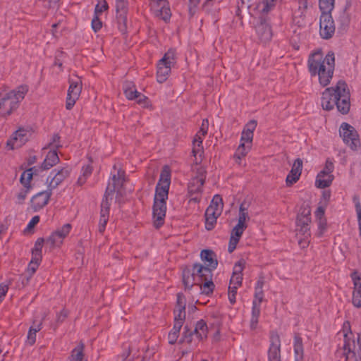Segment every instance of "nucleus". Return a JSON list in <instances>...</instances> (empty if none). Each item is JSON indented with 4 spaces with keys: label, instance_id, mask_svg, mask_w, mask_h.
Returning a JSON list of instances; mask_svg holds the SVG:
<instances>
[{
    "label": "nucleus",
    "instance_id": "nucleus-1",
    "mask_svg": "<svg viewBox=\"0 0 361 361\" xmlns=\"http://www.w3.org/2000/svg\"><path fill=\"white\" fill-rule=\"evenodd\" d=\"M212 277L211 268L200 263L193 264L192 269L185 267L182 271L183 283L185 288L190 289L194 285H198L202 293L207 295L212 293L215 288Z\"/></svg>",
    "mask_w": 361,
    "mask_h": 361
},
{
    "label": "nucleus",
    "instance_id": "nucleus-2",
    "mask_svg": "<svg viewBox=\"0 0 361 361\" xmlns=\"http://www.w3.org/2000/svg\"><path fill=\"white\" fill-rule=\"evenodd\" d=\"M308 71L311 76H318L319 84L327 86L333 78L335 68V57L329 52L323 57L321 51H315L310 55L307 61Z\"/></svg>",
    "mask_w": 361,
    "mask_h": 361
},
{
    "label": "nucleus",
    "instance_id": "nucleus-3",
    "mask_svg": "<svg viewBox=\"0 0 361 361\" xmlns=\"http://www.w3.org/2000/svg\"><path fill=\"white\" fill-rule=\"evenodd\" d=\"M128 179L125 171L117 164H114L111 171L103 202L106 203L114 201L120 203L123 200L121 197L126 195V187Z\"/></svg>",
    "mask_w": 361,
    "mask_h": 361
},
{
    "label": "nucleus",
    "instance_id": "nucleus-4",
    "mask_svg": "<svg viewBox=\"0 0 361 361\" xmlns=\"http://www.w3.org/2000/svg\"><path fill=\"white\" fill-rule=\"evenodd\" d=\"M29 91L27 85H20L10 91L0 92V110L2 117L6 118L20 106Z\"/></svg>",
    "mask_w": 361,
    "mask_h": 361
},
{
    "label": "nucleus",
    "instance_id": "nucleus-5",
    "mask_svg": "<svg viewBox=\"0 0 361 361\" xmlns=\"http://www.w3.org/2000/svg\"><path fill=\"white\" fill-rule=\"evenodd\" d=\"M193 171L195 175L191 178L188 187L189 203L203 201L201 192L207 176L206 169L202 166L196 165Z\"/></svg>",
    "mask_w": 361,
    "mask_h": 361
},
{
    "label": "nucleus",
    "instance_id": "nucleus-6",
    "mask_svg": "<svg viewBox=\"0 0 361 361\" xmlns=\"http://www.w3.org/2000/svg\"><path fill=\"white\" fill-rule=\"evenodd\" d=\"M170 183L171 172L169 167L165 166L161 172L160 178L156 187L154 203H165L168 197Z\"/></svg>",
    "mask_w": 361,
    "mask_h": 361
},
{
    "label": "nucleus",
    "instance_id": "nucleus-7",
    "mask_svg": "<svg viewBox=\"0 0 361 361\" xmlns=\"http://www.w3.org/2000/svg\"><path fill=\"white\" fill-rule=\"evenodd\" d=\"M176 63L175 54L173 50H169L157 64V82L163 83L171 73V67Z\"/></svg>",
    "mask_w": 361,
    "mask_h": 361
},
{
    "label": "nucleus",
    "instance_id": "nucleus-8",
    "mask_svg": "<svg viewBox=\"0 0 361 361\" xmlns=\"http://www.w3.org/2000/svg\"><path fill=\"white\" fill-rule=\"evenodd\" d=\"M337 90L341 91L339 97L337 98L336 106L339 112L346 114L350 110V92L348 85L343 80L337 82Z\"/></svg>",
    "mask_w": 361,
    "mask_h": 361
},
{
    "label": "nucleus",
    "instance_id": "nucleus-9",
    "mask_svg": "<svg viewBox=\"0 0 361 361\" xmlns=\"http://www.w3.org/2000/svg\"><path fill=\"white\" fill-rule=\"evenodd\" d=\"M336 30V26L331 13H322L319 22V34L324 39H331Z\"/></svg>",
    "mask_w": 361,
    "mask_h": 361
},
{
    "label": "nucleus",
    "instance_id": "nucleus-10",
    "mask_svg": "<svg viewBox=\"0 0 361 361\" xmlns=\"http://www.w3.org/2000/svg\"><path fill=\"white\" fill-rule=\"evenodd\" d=\"M151 9L154 16L164 22L169 21L171 11L168 0H150Z\"/></svg>",
    "mask_w": 361,
    "mask_h": 361
},
{
    "label": "nucleus",
    "instance_id": "nucleus-11",
    "mask_svg": "<svg viewBox=\"0 0 361 361\" xmlns=\"http://www.w3.org/2000/svg\"><path fill=\"white\" fill-rule=\"evenodd\" d=\"M311 216L305 219H296L295 224L297 233L303 236L302 239L299 240V245L302 247H306L309 245L308 238L311 235Z\"/></svg>",
    "mask_w": 361,
    "mask_h": 361
},
{
    "label": "nucleus",
    "instance_id": "nucleus-12",
    "mask_svg": "<svg viewBox=\"0 0 361 361\" xmlns=\"http://www.w3.org/2000/svg\"><path fill=\"white\" fill-rule=\"evenodd\" d=\"M339 133L344 142L348 144L351 149H356L359 140L357 132L352 126L347 123H343L340 127Z\"/></svg>",
    "mask_w": 361,
    "mask_h": 361
},
{
    "label": "nucleus",
    "instance_id": "nucleus-13",
    "mask_svg": "<svg viewBox=\"0 0 361 361\" xmlns=\"http://www.w3.org/2000/svg\"><path fill=\"white\" fill-rule=\"evenodd\" d=\"M269 348L267 353L268 361H281V339L276 331H271L269 336Z\"/></svg>",
    "mask_w": 361,
    "mask_h": 361
},
{
    "label": "nucleus",
    "instance_id": "nucleus-14",
    "mask_svg": "<svg viewBox=\"0 0 361 361\" xmlns=\"http://www.w3.org/2000/svg\"><path fill=\"white\" fill-rule=\"evenodd\" d=\"M223 205L224 204H209L207 208L204 216L205 228L207 231H211L214 228L217 219L223 211Z\"/></svg>",
    "mask_w": 361,
    "mask_h": 361
},
{
    "label": "nucleus",
    "instance_id": "nucleus-15",
    "mask_svg": "<svg viewBox=\"0 0 361 361\" xmlns=\"http://www.w3.org/2000/svg\"><path fill=\"white\" fill-rule=\"evenodd\" d=\"M30 135L31 133L29 130L19 128L13 133L11 137L7 140V147H8L10 149L22 147L27 142Z\"/></svg>",
    "mask_w": 361,
    "mask_h": 361
},
{
    "label": "nucleus",
    "instance_id": "nucleus-16",
    "mask_svg": "<svg viewBox=\"0 0 361 361\" xmlns=\"http://www.w3.org/2000/svg\"><path fill=\"white\" fill-rule=\"evenodd\" d=\"M340 92L337 90V84L334 87L326 88L322 93V106L324 109L329 111L334 109L339 97Z\"/></svg>",
    "mask_w": 361,
    "mask_h": 361
},
{
    "label": "nucleus",
    "instance_id": "nucleus-17",
    "mask_svg": "<svg viewBox=\"0 0 361 361\" xmlns=\"http://www.w3.org/2000/svg\"><path fill=\"white\" fill-rule=\"evenodd\" d=\"M244 204H240V209H239V214H238V224L235 225V226L233 228L231 232V236L232 238L238 239L240 240V238L241 235H243L244 231L247 228V224L245 223L246 220H248L250 219L247 213V209H245L244 207Z\"/></svg>",
    "mask_w": 361,
    "mask_h": 361
},
{
    "label": "nucleus",
    "instance_id": "nucleus-18",
    "mask_svg": "<svg viewBox=\"0 0 361 361\" xmlns=\"http://www.w3.org/2000/svg\"><path fill=\"white\" fill-rule=\"evenodd\" d=\"M350 278L353 283V291L352 302L355 307H361V274L354 270L350 274Z\"/></svg>",
    "mask_w": 361,
    "mask_h": 361
},
{
    "label": "nucleus",
    "instance_id": "nucleus-19",
    "mask_svg": "<svg viewBox=\"0 0 361 361\" xmlns=\"http://www.w3.org/2000/svg\"><path fill=\"white\" fill-rule=\"evenodd\" d=\"M72 226L70 224H64L61 228L53 232L47 239V242L51 246H59L63 243V240L69 234Z\"/></svg>",
    "mask_w": 361,
    "mask_h": 361
},
{
    "label": "nucleus",
    "instance_id": "nucleus-20",
    "mask_svg": "<svg viewBox=\"0 0 361 361\" xmlns=\"http://www.w3.org/2000/svg\"><path fill=\"white\" fill-rule=\"evenodd\" d=\"M166 204H153L152 224L155 228H161L165 222Z\"/></svg>",
    "mask_w": 361,
    "mask_h": 361
},
{
    "label": "nucleus",
    "instance_id": "nucleus-21",
    "mask_svg": "<svg viewBox=\"0 0 361 361\" xmlns=\"http://www.w3.org/2000/svg\"><path fill=\"white\" fill-rule=\"evenodd\" d=\"M256 32L259 40L261 42L266 43L271 40L272 32L270 25L265 21L261 20L255 27Z\"/></svg>",
    "mask_w": 361,
    "mask_h": 361
},
{
    "label": "nucleus",
    "instance_id": "nucleus-22",
    "mask_svg": "<svg viewBox=\"0 0 361 361\" xmlns=\"http://www.w3.org/2000/svg\"><path fill=\"white\" fill-rule=\"evenodd\" d=\"M200 257L204 263V266L207 268H211L213 272L218 266V261L216 254L210 250H203L200 252Z\"/></svg>",
    "mask_w": 361,
    "mask_h": 361
},
{
    "label": "nucleus",
    "instance_id": "nucleus-23",
    "mask_svg": "<svg viewBox=\"0 0 361 361\" xmlns=\"http://www.w3.org/2000/svg\"><path fill=\"white\" fill-rule=\"evenodd\" d=\"M70 173V170L68 168H63L61 170L58 171L53 176V172H51V175L47 178V181L49 180V187L51 188H55L57 187L65 178H66Z\"/></svg>",
    "mask_w": 361,
    "mask_h": 361
},
{
    "label": "nucleus",
    "instance_id": "nucleus-24",
    "mask_svg": "<svg viewBox=\"0 0 361 361\" xmlns=\"http://www.w3.org/2000/svg\"><path fill=\"white\" fill-rule=\"evenodd\" d=\"M293 349L295 361H302L304 356L303 343L302 338L298 333L295 334L294 335Z\"/></svg>",
    "mask_w": 361,
    "mask_h": 361
},
{
    "label": "nucleus",
    "instance_id": "nucleus-25",
    "mask_svg": "<svg viewBox=\"0 0 361 361\" xmlns=\"http://www.w3.org/2000/svg\"><path fill=\"white\" fill-rule=\"evenodd\" d=\"M110 207L109 204H101L100 218L98 230L100 233L105 231L106 226L109 219Z\"/></svg>",
    "mask_w": 361,
    "mask_h": 361
},
{
    "label": "nucleus",
    "instance_id": "nucleus-26",
    "mask_svg": "<svg viewBox=\"0 0 361 361\" xmlns=\"http://www.w3.org/2000/svg\"><path fill=\"white\" fill-rule=\"evenodd\" d=\"M344 338L343 350L346 361H353L354 359L357 360L355 358L356 353L355 352V341H353V343H350V341L348 340V335L346 334H344Z\"/></svg>",
    "mask_w": 361,
    "mask_h": 361
},
{
    "label": "nucleus",
    "instance_id": "nucleus-27",
    "mask_svg": "<svg viewBox=\"0 0 361 361\" xmlns=\"http://www.w3.org/2000/svg\"><path fill=\"white\" fill-rule=\"evenodd\" d=\"M59 161V158L56 150H50L42 164L41 169L48 170Z\"/></svg>",
    "mask_w": 361,
    "mask_h": 361
},
{
    "label": "nucleus",
    "instance_id": "nucleus-28",
    "mask_svg": "<svg viewBox=\"0 0 361 361\" xmlns=\"http://www.w3.org/2000/svg\"><path fill=\"white\" fill-rule=\"evenodd\" d=\"M38 171V169L35 166L32 167L25 171H23L20 176V181L24 188L29 189L30 180L32 178L33 175L36 174Z\"/></svg>",
    "mask_w": 361,
    "mask_h": 361
},
{
    "label": "nucleus",
    "instance_id": "nucleus-29",
    "mask_svg": "<svg viewBox=\"0 0 361 361\" xmlns=\"http://www.w3.org/2000/svg\"><path fill=\"white\" fill-rule=\"evenodd\" d=\"M207 333L208 328L206 322L202 319L198 321L194 329V334L197 338L200 341L204 338H207Z\"/></svg>",
    "mask_w": 361,
    "mask_h": 361
},
{
    "label": "nucleus",
    "instance_id": "nucleus-30",
    "mask_svg": "<svg viewBox=\"0 0 361 361\" xmlns=\"http://www.w3.org/2000/svg\"><path fill=\"white\" fill-rule=\"evenodd\" d=\"M334 179V176H326L324 172H319L317 176L315 185L319 188L329 187Z\"/></svg>",
    "mask_w": 361,
    "mask_h": 361
},
{
    "label": "nucleus",
    "instance_id": "nucleus-31",
    "mask_svg": "<svg viewBox=\"0 0 361 361\" xmlns=\"http://www.w3.org/2000/svg\"><path fill=\"white\" fill-rule=\"evenodd\" d=\"M69 83L70 85L68 90V94L73 95V97H79L82 91V82L80 79H70Z\"/></svg>",
    "mask_w": 361,
    "mask_h": 361
},
{
    "label": "nucleus",
    "instance_id": "nucleus-32",
    "mask_svg": "<svg viewBox=\"0 0 361 361\" xmlns=\"http://www.w3.org/2000/svg\"><path fill=\"white\" fill-rule=\"evenodd\" d=\"M261 312V305H259V302H252L251 319H250V328L255 329L257 328L259 317Z\"/></svg>",
    "mask_w": 361,
    "mask_h": 361
},
{
    "label": "nucleus",
    "instance_id": "nucleus-33",
    "mask_svg": "<svg viewBox=\"0 0 361 361\" xmlns=\"http://www.w3.org/2000/svg\"><path fill=\"white\" fill-rule=\"evenodd\" d=\"M264 281L263 279H259L255 286V298L252 302H259V305H261L264 298L263 286Z\"/></svg>",
    "mask_w": 361,
    "mask_h": 361
},
{
    "label": "nucleus",
    "instance_id": "nucleus-34",
    "mask_svg": "<svg viewBox=\"0 0 361 361\" xmlns=\"http://www.w3.org/2000/svg\"><path fill=\"white\" fill-rule=\"evenodd\" d=\"M123 90L127 99H135V85L133 81H126L123 85Z\"/></svg>",
    "mask_w": 361,
    "mask_h": 361
},
{
    "label": "nucleus",
    "instance_id": "nucleus-35",
    "mask_svg": "<svg viewBox=\"0 0 361 361\" xmlns=\"http://www.w3.org/2000/svg\"><path fill=\"white\" fill-rule=\"evenodd\" d=\"M42 329V322L37 324H33L29 329L27 334V343L30 345H32L36 341V334L39 331Z\"/></svg>",
    "mask_w": 361,
    "mask_h": 361
},
{
    "label": "nucleus",
    "instance_id": "nucleus-36",
    "mask_svg": "<svg viewBox=\"0 0 361 361\" xmlns=\"http://www.w3.org/2000/svg\"><path fill=\"white\" fill-rule=\"evenodd\" d=\"M250 149V146H245L244 142H240L239 147L233 155V158L238 164H240L241 158L246 156Z\"/></svg>",
    "mask_w": 361,
    "mask_h": 361
},
{
    "label": "nucleus",
    "instance_id": "nucleus-37",
    "mask_svg": "<svg viewBox=\"0 0 361 361\" xmlns=\"http://www.w3.org/2000/svg\"><path fill=\"white\" fill-rule=\"evenodd\" d=\"M183 325L180 322H174L173 327L168 336L169 343L171 345L175 344L179 336L180 330Z\"/></svg>",
    "mask_w": 361,
    "mask_h": 361
},
{
    "label": "nucleus",
    "instance_id": "nucleus-38",
    "mask_svg": "<svg viewBox=\"0 0 361 361\" xmlns=\"http://www.w3.org/2000/svg\"><path fill=\"white\" fill-rule=\"evenodd\" d=\"M51 194V190L38 192L32 197L31 202L32 203H48Z\"/></svg>",
    "mask_w": 361,
    "mask_h": 361
},
{
    "label": "nucleus",
    "instance_id": "nucleus-39",
    "mask_svg": "<svg viewBox=\"0 0 361 361\" xmlns=\"http://www.w3.org/2000/svg\"><path fill=\"white\" fill-rule=\"evenodd\" d=\"M296 219H305L311 216V208L309 204H301L297 209Z\"/></svg>",
    "mask_w": 361,
    "mask_h": 361
},
{
    "label": "nucleus",
    "instance_id": "nucleus-40",
    "mask_svg": "<svg viewBox=\"0 0 361 361\" xmlns=\"http://www.w3.org/2000/svg\"><path fill=\"white\" fill-rule=\"evenodd\" d=\"M204 136H202L201 133H198L195 135L194 140H193V148L192 153L194 156H196V154L200 152L202 149V140L203 137Z\"/></svg>",
    "mask_w": 361,
    "mask_h": 361
},
{
    "label": "nucleus",
    "instance_id": "nucleus-41",
    "mask_svg": "<svg viewBox=\"0 0 361 361\" xmlns=\"http://www.w3.org/2000/svg\"><path fill=\"white\" fill-rule=\"evenodd\" d=\"M319 4L322 13H331L334 6V0H319Z\"/></svg>",
    "mask_w": 361,
    "mask_h": 361
},
{
    "label": "nucleus",
    "instance_id": "nucleus-42",
    "mask_svg": "<svg viewBox=\"0 0 361 361\" xmlns=\"http://www.w3.org/2000/svg\"><path fill=\"white\" fill-rule=\"evenodd\" d=\"M137 104L140 105L143 108L151 107V103L149 99L144 94L137 91Z\"/></svg>",
    "mask_w": 361,
    "mask_h": 361
},
{
    "label": "nucleus",
    "instance_id": "nucleus-43",
    "mask_svg": "<svg viewBox=\"0 0 361 361\" xmlns=\"http://www.w3.org/2000/svg\"><path fill=\"white\" fill-rule=\"evenodd\" d=\"M185 319V309L175 308L174 310V322H180L183 324Z\"/></svg>",
    "mask_w": 361,
    "mask_h": 361
},
{
    "label": "nucleus",
    "instance_id": "nucleus-44",
    "mask_svg": "<svg viewBox=\"0 0 361 361\" xmlns=\"http://www.w3.org/2000/svg\"><path fill=\"white\" fill-rule=\"evenodd\" d=\"M195 336L194 331H190L188 326L184 327V331L183 333L182 338L180 343H190L192 341V336Z\"/></svg>",
    "mask_w": 361,
    "mask_h": 361
},
{
    "label": "nucleus",
    "instance_id": "nucleus-45",
    "mask_svg": "<svg viewBox=\"0 0 361 361\" xmlns=\"http://www.w3.org/2000/svg\"><path fill=\"white\" fill-rule=\"evenodd\" d=\"M38 265H36L35 264L29 263L27 271L29 274V276L23 275V283H24V280H26V283H28L30 279L32 276V275L35 273L36 270L38 268Z\"/></svg>",
    "mask_w": 361,
    "mask_h": 361
},
{
    "label": "nucleus",
    "instance_id": "nucleus-46",
    "mask_svg": "<svg viewBox=\"0 0 361 361\" xmlns=\"http://www.w3.org/2000/svg\"><path fill=\"white\" fill-rule=\"evenodd\" d=\"M302 169V160L300 158H298L294 161L290 171L293 173H299L301 175Z\"/></svg>",
    "mask_w": 361,
    "mask_h": 361
},
{
    "label": "nucleus",
    "instance_id": "nucleus-47",
    "mask_svg": "<svg viewBox=\"0 0 361 361\" xmlns=\"http://www.w3.org/2000/svg\"><path fill=\"white\" fill-rule=\"evenodd\" d=\"M44 243V239L43 238H39L35 241L34 247L32 249V253L42 255V249Z\"/></svg>",
    "mask_w": 361,
    "mask_h": 361
},
{
    "label": "nucleus",
    "instance_id": "nucleus-48",
    "mask_svg": "<svg viewBox=\"0 0 361 361\" xmlns=\"http://www.w3.org/2000/svg\"><path fill=\"white\" fill-rule=\"evenodd\" d=\"M243 281V275L242 274H233L232 275L230 280V286H236L238 288L241 286Z\"/></svg>",
    "mask_w": 361,
    "mask_h": 361
},
{
    "label": "nucleus",
    "instance_id": "nucleus-49",
    "mask_svg": "<svg viewBox=\"0 0 361 361\" xmlns=\"http://www.w3.org/2000/svg\"><path fill=\"white\" fill-rule=\"evenodd\" d=\"M253 139V133L243 129L241 135L240 142L251 143Z\"/></svg>",
    "mask_w": 361,
    "mask_h": 361
},
{
    "label": "nucleus",
    "instance_id": "nucleus-50",
    "mask_svg": "<svg viewBox=\"0 0 361 361\" xmlns=\"http://www.w3.org/2000/svg\"><path fill=\"white\" fill-rule=\"evenodd\" d=\"M334 169V163L329 159H327L324 169L320 172H324V174H326V176H333L331 173L333 172Z\"/></svg>",
    "mask_w": 361,
    "mask_h": 361
},
{
    "label": "nucleus",
    "instance_id": "nucleus-51",
    "mask_svg": "<svg viewBox=\"0 0 361 361\" xmlns=\"http://www.w3.org/2000/svg\"><path fill=\"white\" fill-rule=\"evenodd\" d=\"M318 226V235L322 236L327 228L326 219L316 220Z\"/></svg>",
    "mask_w": 361,
    "mask_h": 361
},
{
    "label": "nucleus",
    "instance_id": "nucleus-52",
    "mask_svg": "<svg viewBox=\"0 0 361 361\" xmlns=\"http://www.w3.org/2000/svg\"><path fill=\"white\" fill-rule=\"evenodd\" d=\"M238 288L236 286H229L228 287V300L231 304L233 305L235 302V296L237 293V290Z\"/></svg>",
    "mask_w": 361,
    "mask_h": 361
},
{
    "label": "nucleus",
    "instance_id": "nucleus-53",
    "mask_svg": "<svg viewBox=\"0 0 361 361\" xmlns=\"http://www.w3.org/2000/svg\"><path fill=\"white\" fill-rule=\"evenodd\" d=\"M186 305V300L185 297L183 293H178L177 294V301H176V308H180V309H185Z\"/></svg>",
    "mask_w": 361,
    "mask_h": 361
},
{
    "label": "nucleus",
    "instance_id": "nucleus-54",
    "mask_svg": "<svg viewBox=\"0 0 361 361\" xmlns=\"http://www.w3.org/2000/svg\"><path fill=\"white\" fill-rule=\"evenodd\" d=\"M300 175L299 173H293L292 171H290V173L288 174L286 177V183L287 185H292L295 183H296L300 178Z\"/></svg>",
    "mask_w": 361,
    "mask_h": 361
},
{
    "label": "nucleus",
    "instance_id": "nucleus-55",
    "mask_svg": "<svg viewBox=\"0 0 361 361\" xmlns=\"http://www.w3.org/2000/svg\"><path fill=\"white\" fill-rule=\"evenodd\" d=\"M102 27V23L99 18L98 16H94V18L92 20V27L93 30L97 32H98Z\"/></svg>",
    "mask_w": 361,
    "mask_h": 361
},
{
    "label": "nucleus",
    "instance_id": "nucleus-56",
    "mask_svg": "<svg viewBox=\"0 0 361 361\" xmlns=\"http://www.w3.org/2000/svg\"><path fill=\"white\" fill-rule=\"evenodd\" d=\"M79 97H73V95L67 94L66 102V108L68 110H71L73 106L75 105L76 101Z\"/></svg>",
    "mask_w": 361,
    "mask_h": 361
},
{
    "label": "nucleus",
    "instance_id": "nucleus-57",
    "mask_svg": "<svg viewBox=\"0 0 361 361\" xmlns=\"http://www.w3.org/2000/svg\"><path fill=\"white\" fill-rule=\"evenodd\" d=\"M126 0H116V11L120 13V17L126 13Z\"/></svg>",
    "mask_w": 361,
    "mask_h": 361
},
{
    "label": "nucleus",
    "instance_id": "nucleus-58",
    "mask_svg": "<svg viewBox=\"0 0 361 361\" xmlns=\"http://www.w3.org/2000/svg\"><path fill=\"white\" fill-rule=\"evenodd\" d=\"M108 8V5L106 2L103 0L102 4H97L95 6L94 9V15L98 16L99 14H102L104 11H106Z\"/></svg>",
    "mask_w": 361,
    "mask_h": 361
},
{
    "label": "nucleus",
    "instance_id": "nucleus-59",
    "mask_svg": "<svg viewBox=\"0 0 361 361\" xmlns=\"http://www.w3.org/2000/svg\"><path fill=\"white\" fill-rule=\"evenodd\" d=\"M276 0H265L263 2L262 12L268 13L275 6V1Z\"/></svg>",
    "mask_w": 361,
    "mask_h": 361
},
{
    "label": "nucleus",
    "instance_id": "nucleus-60",
    "mask_svg": "<svg viewBox=\"0 0 361 361\" xmlns=\"http://www.w3.org/2000/svg\"><path fill=\"white\" fill-rule=\"evenodd\" d=\"M244 264H245V262L243 260H240L238 262H236L233 267V274H242V271L244 268Z\"/></svg>",
    "mask_w": 361,
    "mask_h": 361
},
{
    "label": "nucleus",
    "instance_id": "nucleus-61",
    "mask_svg": "<svg viewBox=\"0 0 361 361\" xmlns=\"http://www.w3.org/2000/svg\"><path fill=\"white\" fill-rule=\"evenodd\" d=\"M49 147H51L52 148H59L61 147L60 145V137L59 135L55 134L53 135L51 141L49 144Z\"/></svg>",
    "mask_w": 361,
    "mask_h": 361
},
{
    "label": "nucleus",
    "instance_id": "nucleus-62",
    "mask_svg": "<svg viewBox=\"0 0 361 361\" xmlns=\"http://www.w3.org/2000/svg\"><path fill=\"white\" fill-rule=\"evenodd\" d=\"M39 221V216H35L32 218L30 221L28 223L26 228L25 229V232L27 231L32 230Z\"/></svg>",
    "mask_w": 361,
    "mask_h": 361
},
{
    "label": "nucleus",
    "instance_id": "nucleus-63",
    "mask_svg": "<svg viewBox=\"0 0 361 361\" xmlns=\"http://www.w3.org/2000/svg\"><path fill=\"white\" fill-rule=\"evenodd\" d=\"M209 128V121L207 119H203L202 125L198 133H201L202 136H205L207 134Z\"/></svg>",
    "mask_w": 361,
    "mask_h": 361
},
{
    "label": "nucleus",
    "instance_id": "nucleus-64",
    "mask_svg": "<svg viewBox=\"0 0 361 361\" xmlns=\"http://www.w3.org/2000/svg\"><path fill=\"white\" fill-rule=\"evenodd\" d=\"M122 361H134V355H131V348H128V352H124L121 355Z\"/></svg>",
    "mask_w": 361,
    "mask_h": 361
}]
</instances>
